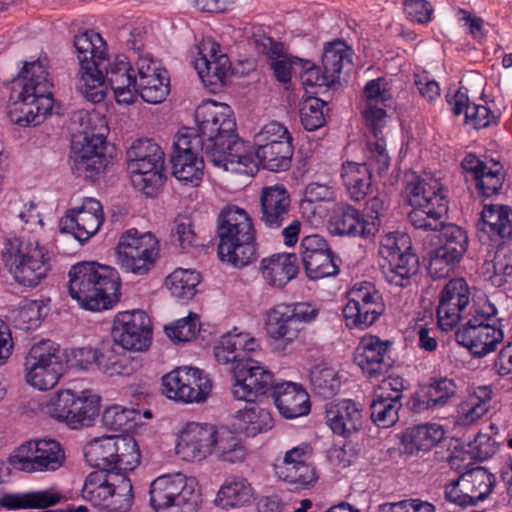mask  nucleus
<instances>
[{"label": "nucleus", "mask_w": 512, "mask_h": 512, "mask_svg": "<svg viewBox=\"0 0 512 512\" xmlns=\"http://www.w3.org/2000/svg\"><path fill=\"white\" fill-rule=\"evenodd\" d=\"M105 78L119 104H132L137 99V76L125 55H117L112 62L106 57Z\"/></svg>", "instance_id": "nucleus-30"}, {"label": "nucleus", "mask_w": 512, "mask_h": 512, "mask_svg": "<svg viewBox=\"0 0 512 512\" xmlns=\"http://www.w3.org/2000/svg\"><path fill=\"white\" fill-rule=\"evenodd\" d=\"M150 505L155 512H196L200 491L194 478L182 473L157 477L150 485Z\"/></svg>", "instance_id": "nucleus-9"}, {"label": "nucleus", "mask_w": 512, "mask_h": 512, "mask_svg": "<svg viewBox=\"0 0 512 512\" xmlns=\"http://www.w3.org/2000/svg\"><path fill=\"white\" fill-rule=\"evenodd\" d=\"M136 410L120 405H113L105 409L102 414V424L111 431H127L135 421Z\"/></svg>", "instance_id": "nucleus-61"}, {"label": "nucleus", "mask_w": 512, "mask_h": 512, "mask_svg": "<svg viewBox=\"0 0 512 512\" xmlns=\"http://www.w3.org/2000/svg\"><path fill=\"white\" fill-rule=\"evenodd\" d=\"M490 386H478L458 405L455 425L466 427L476 423L488 413L492 402Z\"/></svg>", "instance_id": "nucleus-39"}, {"label": "nucleus", "mask_w": 512, "mask_h": 512, "mask_svg": "<svg viewBox=\"0 0 512 512\" xmlns=\"http://www.w3.org/2000/svg\"><path fill=\"white\" fill-rule=\"evenodd\" d=\"M99 407L100 397L91 391L84 390L80 394H76L70 426L77 428L91 425L95 416L98 415Z\"/></svg>", "instance_id": "nucleus-53"}, {"label": "nucleus", "mask_w": 512, "mask_h": 512, "mask_svg": "<svg viewBox=\"0 0 512 512\" xmlns=\"http://www.w3.org/2000/svg\"><path fill=\"white\" fill-rule=\"evenodd\" d=\"M163 393L174 401L201 403L211 392L208 376L195 367H178L162 378Z\"/></svg>", "instance_id": "nucleus-17"}, {"label": "nucleus", "mask_w": 512, "mask_h": 512, "mask_svg": "<svg viewBox=\"0 0 512 512\" xmlns=\"http://www.w3.org/2000/svg\"><path fill=\"white\" fill-rule=\"evenodd\" d=\"M53 105L48 59L44 57L25 62L12 82L8 104L10 120L23 127L39 125L51 113Z\"/></svg>", "instance_id": "nucleus-3"}, {"label": "nucleus", "mask_w": 512, "mask_h": 512, "mask_svg": "<svg viewBox=\"0 0 512 512\" xmlns=\"http://www.w3.org/2000/svg\"><path fill=\"white\" fill-rule=\"evenodd\" d=\"M260 271L266 284L284 288L299 271L297 256L293 253H276L261 260Z\"/></svg>", "instance_id": "nucleus-36"}, {"label": "nucleus", "mask_w": 512, "mask_h": 512, "mask_svg": "<svg viewBox=\"0 0 512 512\" xmlns=\"http://www.w3.org/2000/svg\"><path fill=\"white\" fill-rule=\"evenodd\" d=\"M366 109L363 117L373 139L384 140L383 129L386 126L387 114L384 109L386 102L391 99V91L385 78L370 80L364 87Z\"/></svg>", "instance_id": "nucleus-27"}, {"label": "nucleus", "mask_w": 512, "mask_h": 512, "mask_svg": "<svg viewBox=\"0 0 512 512\" xmlns=\"http://www.w3.org/2000/svg\"><path fill=\"white\" fill-rule=\"evenodd\" d=\"M479 230L492 241L510 239L512 236V210L504 205H485L481 213Z\"/></svg>", "instance_id": "nucleus-42"}, {"label": "nucleus", "mask_w": 512, "mask_h": 512, "mask_svg": "<svg viewBox=\"0 0 512 512\" xmlns=\"http://www.w3.org/2000/svg\"><path fill=\"white\" fill-rule=\"evenodd\" d=\"M76 393L71 390L57 392L47 404V413L58 421L70 425L73 408L75 405Z\"/></svg>", "instance_id": "nucleus-63"}, {"label": "nucleus", "mask_w": 512, "mask_h": 512, "mask_svg": "<svg viewBox=\"0 0 512 512\" xmlns=\"http://www.w3.org/2000/svg\"><path fill=\"white\" fill-rule=\"evenodd\" d=\"M138 366L126 349L113 344L103 345L99 349L98 369L109 377L129 376Z\"/></svg>", "instance_id": "nucleus-43"}, {"label": "nucleus", "mask_w": 512, "mask_h": 512, "mask_svg": "<svg viewBox=\"0 0 512 512\" xmlns=\"http://www.w3.org/2000/svg\"><path fill=\"white\" fill-rule=\"evenodd\" d=\"M200 326L199 316L190 312L188 316L165 326V332L173 342H189L195 339L200 331Z\"/></svg>", "instance_id": "nucleus-62"}, {"label": "nucleus", "mask_w": 512, "mask_h": 512, "mask_svg": "<svg viewBox=\"0 0 512 512\" xmlns=\"http://www.w3.org/2000/svg\"><path fill=\"white\" fill-rule=\"evenodd\" d=\"M444 435V429L440 424L425 423L410 428L406 437L416 450L428 451L441 442Z\"/></svg>", "instance_id": "nucleus-54"}, {"label": "nucleus", "mask_w": 512, "mask_h": 512, "mask_svg": "<svg viewBox=\"0 0 512 512\" xmlns=\"http://www.w3.org/2000/svg\"><path fill=\"white\" fill-rule=\"evenodd\" d=\"M112 338L126 350L143 351L150 345L152 329L144 311L119 312L113 321Z\"/></svg>", "instance_id": "nucleus-20"}, {"label": "nucleus", "mask_w": 512, "mask_h": 512, "mask_svg": "<svg viewBox=\"0 0 512 512\" xmlns=\"http://www.w3.org/2000/svg\"><path fill=\"white\" fill-rule=\"evenodd\" d=\"M115 468L113 471L126 474L133 471L140 463V450L136 440L131 436H116Z\"/></svg>", "instance_id": "nucleus-52"}, {"label": "nucleus", "mask_w": 512, "mask_h": 512, "mask_svg": "<svg viewBox=\"0 0 512 512\" xmlns=\"http://www.w3.org/2000/svg\"><path fill=\"white\" fill-rule=\"evenodd\" d=\"M205 154L203 140L194 136V129L183 128L178 132L173 143L171 155L172 174L179 181L198 186L204 175Z\"/></svg>", "instance_id": "nucleus-14"}, {"label": "nucleus", "mask_w": 512, "mask_h": 512, "mask_svg": "<svg viewBox=\"0 0 512 512\" xmlns=\"http://www.w3.org/2000/svg\"><path fill=\"white\" fill-rule=\"evenodd\" d=\"M329 225L334 235L371 239L377 234V223L366 221L365 215L350 204H337Z\"/></svg>", "instance_id": "nucleus-29"}, {"label": "nucleus", "mask_w": 512, "mask_h": 512, "mask_svg": "<svg viewBox=\"0 0 512 512\" xmlns=\"http://www.w3.org/2000/svg\"><path fill=\"white\" fill-rule=\"evenodd\" d=\"M313 392L323 399L336 395L341 387V381L332 368L316 369L311 373Z\"/></svg>", "instance_id": "nucleus-60"}, {"label": "nucleus", "mask_w": 512, "mask_h": 512, "mask_svg": "<svg viewBox=\"0 0 512 512\" xmlns=\"http://www.w3.org/2000/svg\"><path fill=\"white\" fill-rule=\"evenodd\" d=\"M218 256L236 268L257 258L256 230L249 213L238 206L224 207L217 218Z\"/></svg>", "instance_id": "nucleus-5"}, {"label": "nucleus", "mask_w": 512, "mask_h": 512, "mask_svg": "<svg viewBox=\"0 0 512 512\" xmlns=\"http://www.w3.org/2000/svg\"><path fill=\"white\" fill-rule=\"evenodd\" d=\"M74 47L80 65L77 90L91 103H100L105 99L108 87L103 74L106 43L99 33L89 30L75 36Z\"/></svg>", "instance_id": "nucleus-7"}, {"label": "nucleus", "mask_w": 512, "mask_h": 512, "mask_svg": "<svg viewBox=\"0 0 512 512\" xmlns=\"http://www.w3.org/2000/svg\"><path fill=\"white\" fill-rule=\"evenodd\" d=\"M68 276L71 298L86 310H108L120 299V277L116 269L110 266L79 262L70 268Z\"/></svg>", "instance_id": "nucleus-4"}, {"label": "nucleus", "mask_w": 512, "mask_h": 512, "mask_svg": "<svg viewBox=\"0 0 512 512\" xmlns=\"http://www.w3.org/2000/svg\"><path fill=\"white\" fill-rule=\"evenodd\" d=\"M164 152L150 139L136 140L127 151L128 168L133 186L153 196L164 182Z\"/></svg>", "instance_id": "nucleus-11"}, {"label": "nucleus", "mask_w": 512, "mask_h": 512, "mask_svg": "<svg viewBox=\"0 0 512 512\" xmlns=\"http://www.w3.org/2000/svg\"><path fill=\"white\" fill-rule=\"evenodd\" d=\"M24 372L26 382L35 389L55 387L65 372L59 345L51 340L35 343L25 357Z\"/></svg>", "instance_id": "nucleus-13"}, {"label": "nucleus", "mask_w": 512, "mask_h": 512, "mask_svg": "<svg viewBox=\"0 0 512 512\" xmlns=\"http://www.w3.org/2000/svg\"><path fill=\"white\" fill-rule=\"evenodd\" d=\"M2 259L8 272L21 286H38L51 270L48 249L33 238L8 237L2 248Z\"/></svg>", "instance_id": "nucleus-6"}, {"label": "nucleus", "mask_w": 512, "mask_h": 512, "mask_svg": "<svg viewBox=\"0 0 512 512\" xmlns=\"http://www.w3.org/2000/svg\"><path fill=\"white\" fill-rule=\"evenodd\" d=\"M300 256L305 273L310 280L335 276L340 271L338 257L327 240L318 234L301 239Z\"/></svg>", "instance_id": "nucleus-21"}, {"label": "nucleus", "mask_w": 512, "mask_h": 512, "mask_svg": "<svg viewBox=\"0 0 512 512\" xmlns=\"http://www.w3.org/2000/svg\"><path fill=\"white\" fill-rule=\"evenodd\" d=\"M217 436V428L212 424L188 423L179 435L176 453L187 462L201 461L216 447Z\"/></svg>", "instance_id": "nucleus-22"}, {"label": "nucleus", "mask_w": 512, "mask_h": 512, "mask_svg": "<svg viewBox=\"0 0 512 512\" xmlns=\"http://www.w3.org/2000/svg\"><path fill=\"white\" fill-rule=\"evenodd\" d=\"M105 154V136L102 133L89 135L85 133L83 142L74 143L69 157V164L77 176L92 177L108 165Z\"/></svg>", "instance_id": "nucleus-24"}, {"label": "nucleus", "mask_w": 512, "mask_h": 512, "mask_svg": "<svg viewBox=\"0 0 512 512\" xmlns=\"http://www.w3.org/2000/svg\"><path fill=\"white\" fill-rule=\"evenodd\" d=\"M238 430L244 432L248 437L264 433L272 429L274 421L269 410L250 403L244 409L237 411L235 415Z\"/></svg>", "instance_id": "nucleus-46"}, {"label": "nucleus", "mask_w": 512, "mask_h": 512, "mask_svg": "<svg viewBox=\"0 0 512 512\" xmlns=\"http://www.w3.org/2000/svg\"><path fill=\"white\" fill-rule=\"evenodd\" d=\"M385 311L382 294L371 282L356 283L347 292L343 316L349 328L364 330L373 325Z\"/></svg>", "instance_id": "nucleus-15"}, {"label": "nucleus", "mask_w": 512, "mask_h": 512, "mask_svg": "<svg viewBox=\"0 0 512 512\" xmlns=\"http://www.w3.org/2000/svg\"><path fill=\"white\" fill-rule=\"evenodd\" d=\"M117 472L94 471L90 473L82 489V497L93 506L102 510L106 509V502L116 485Z\"/></svg>", "instance_id": "nucleus-47"}, {"label": "nucleus", "mask_w": 512, "mask_h": 512, "mask_svg": "<svg viewBox=\"0 0 512 512\" xmlns=\"http://www.w3.org/2000/svg\"><path fill=\"white\" fill-rule=\"evenodd\" d=\"M362 408L351 399L332 401L325 406V422L331 431L349 438L362 428Z\"/></svg>", "instance_id": "nucleus-31"}, {"label": "nucleus", "mask_w": 512, "mask_h": 512, "mask_svg": "<svg viewBox=\"0 0 512 512\" xmlns=\"http://www.w3.org/2000/svg\"><path fill=\"white\" fill-rule=\"evenodd\" d=\"M460 327H474L494 333L504 332V318L495 303L487 296L478 297L473 301L467 315L466 322Z\"/></svg>", "instance_id": "nucleus-41"}, {"label": "nucleus", "mask_w": 512, "mask_h": 512, "mask_svg": "<svg viewBox=\"0 0 512 512\" xmlns=\"http://www.w3.org/2000/svg\"><path fill=\"white\" fill-rule=\"evenodd\" d=\"M456 342L467 348L475 357H484L494 352L504 340V332L492 334L489 328L459 327L455 332Z\"/></svg>", "instance_id": "nucleus-40"}, {"label": "nucleus", "mask_w": 512, "mask_h": 512, "mask_svg": "<svg viewBox=\"0 0 512 512\" xmlns=\"http://www.w3.org/2000/svg\"><path fill=\"white\" fill-rule=\"evenodd\" d=\"M390 346V341H383L377 336L364 338L357 348L354 361L367 377L376 378L391 366Z\"/></svg>", "instance_id": "nucleus-34"}, {"label": "nucleus", "mask_w": 512, "mask_h": 512, "mask_svg": "<svg viewBox=\"0 0 512 512\" xmlns=\"http://www.w3.org/2000/svg\"><path fill=\"white\" fill-rule=\"evenodd\" d=\"M462 487L469 493L474 503L484 500L492 491L495 477L487 469L476 467L461 476Z\"/></svg>", "instance_id": "nucleus-50"}, {"label": "nucleus", "mask_w": 512, "mask_h": 512, "mask_svg": "<svg viewBox=\"0 0 512 512\" xmlns=\"http://www.w3.org/2000/svg\"><path fill=\"white\" fill-rule=\"evenodd\" d=\"M461 167L466 180L474 182L479 195L488 198L497 195L502 189L504 173L499 162H494L492 166L488 167L475 154L468 153L463 158Z\"/></svg>", "instance_id": "nucleus-28"}, {"label": "nucleus", "mask_w": 512, "mask_h": 512, "mask_svg": "<svg viewBox=\"0 0 512 512\" xmlns=\"http://www.w3.org/2000/svg\"><path fill=\"white\" fill-rule=\"evenodd\" d=\"M137 97L145 102L158 104L165 100L169 94V78L166 74L148 76L136 82Z\"/></svg>", "instance_id": "nucleus-55"}, {"label": "nucleus", "mask_w": 512, "mask_h": 512, "mask_svg": "<svg viewBox=\"0 0 512 512\" xmlns=\"http://www.w3.org/2000/svg\"><path fill=\"white\" fill-rule=\"evenodd\" d=\"M198 55L194 67L203 84L211 91L222 87L230 73L231 63L228 56L221 52L220 45L205 40L199 46Z\"/></svg>", "instance_id": "nucleus-25"}, {"label": "nucleus", "mask_w": 512, "mask_h": 512, "mask_svg": "<svg viewBox=\"0 0 512 512\" xmlns=\"http://www.w3.org/2000/svg\"><path fill=\"white\" fill-rule=\"evenodd\" d=\"M402 402L374 397L371 405V420L379 428L392 427L399 419Z\"/></svg>", "instance_id": "nucleus-58"}, {"label": "nucleus", "mask_w": 512, "mask_h": 512, "mask_svg": "<svg viewBox=\"0 0 512 512\" xmlns=\"http://www.w3.org/2000/svg\"><path fill=\"white\" fill-rule=\"evenodd\" d=\"M291 200L283 185L267 186L260 197L261 223L268 229H279L290 218Z\"/></svg>", "instance_id": "nucleus-32"}, {"label": "nucleus", "mask_w": 512, "mask_h": 512, "mask_svg": "<svg viewBox=\"0 0 512 512\" xmlns=\"http://www.w3.org/2000/svg\"><path fill=\"white\" fill-rule=\"evenodd\" d=\"M116 436H101L92 439L84 447V457L98 471L112 472L115 468L114 454Z\"/></svg>", "instance_id": "nucleus-48"}, {"label": "nucleus", "mask_w": 512, "mask_h": 512, "mask_svg": "<svg viewBox=\"0 0 512 512\" xmlns=\"http://www.w3.org/2000/svg\"><path fill=\"white\" fill-rule=\"evenodd\" d=\"M260 349L259 340L248 332L240 331L234 327L223 334L214 347V356L218 363L246 362V356Z\"/></svg>", "instance_id": "nucleus-33"}, {"label": "nucleus", "mask_w": 512, "mask_h": 512, "mask_svg": "<svg viewBox=\"0 0 512 512\" xmlns=\"http://www.w3.org/2000/svg\"><path fill=\"white\" fill-rule=\"evenodd\" d=\"M313 447L303 442L285 452L281 461L274 465L275 474L295 490L309 489L315 485L318 476L309 462Z\"/></svg>", "instance_id": "nucleus-18"}, {"label": "nucleus", "mask_w": 512, "mask_h": 512, "mask_svg": "<svg viewBox=\"0 0 512 512\" xmlns=\"http://www.w3.org/2000/svg\"><path fill=\"white\" fill-rule=\"evenodd\" d=\"M132 484L123 473H117L116 485H113L106 502L107 512H128L133 504Z\"/></svg>", "instance_id": "nucleus-56"}, {"label": "nucleus", "mask_w": 512, "mask_h": 512, "mask_svg": "<svg viewBox=\"0 0 512 512\" xmlns=\"http://www.w3.org/2000/svg\"><path fill=\"white\" fill-rule=\"evenodd\" d=\"M405 192L408 204L412 207L408 213L409 222L422 230L440 233V247L445 250H457L464 255L468 247L465 230L455 224H444L448 213L446 190L440 180L430 174L412 175L406 183Z\"/></svg>", "instance_id": "nucleus-2"}, {"label": "nucleus", "mask_w": 512, "mask_h": 512, "mask_svg": "<svg viewBox=\"0 0 512 512\" xmlns=\"http://www.w3.org/2000/svg\"><path fill=\"white\" fill-rule=\"evenodd\" d=\"M458 390V386L453 379L439 377L431 379L427 388L426 405L429 409L441 408L448 404Z\"/></svg>", "instance_id": "nucleus-57"}, {"label": "nucleus", "mask_w": 512, "mask_h": 512, "mask_svg": "<svg viewBox=\"0 0 512 512\" xmlns=\"http://www.w3.org/2000/svg\"><path fill=\"white\" fill-rule=\"evenodd\" d=\"M200 283V274L192 269H175L165 281V284L171 295L177 299L191 300Z\"/></svg>", "instance_id": "nucleus-51"}, {"label": "nucleus", "mask_w": 512, "mask_h": 512, "mask_svg": "<svg viewBox=\"0 0 512 512\" xmlns=\"http://www.w3.org/2000/svg\"><path fill=\"white\" fill-rule=\"evenodd\" d=\"M384 279L397 287H408L417 276L419 258L412 252L409 238L404 234L388 233L379 244Z\"/></svg>", "instance_id": "nucleus-10"}, {"label": "nucleus", "mask_w": 512, "mask_h": 512, "mask_svg": "<svg viewBox=\"0 0 512 512\" xmlns=\"http://www.w3.org/2000/svg\"><path fill=\"white\" fill-rule=\"evenodd\" d=\"M470 288L463 278L451 279L443 287L437 308L438 325L443 331L452 330L461 320L470 303Z\"/></svg>", "instance_id": "nucleus-26"}, {"label": "nucleus", "mask_w": 512, "mask_h": 512, "mask_svg": "<svg viewBox=\"0 0 512 512\" xmlns=\"http://www.w3.org/2000/svg\"><path fill=\"white\" fill-rule=\"evenodd\" d=\"M253 497L251 484L241 476H231L221 485L215 502L223 509L239 508L248 504Z\"/></svg>", "instance_id": "nucleus-45"}, {"label": "nucleus", "mask_w": 512, "mask_h": 512, "mask_svg": "<svg viewBox=\"0 0 512 512\" xmlns=\"http://www.w3.org/2000/svg\"><path fill=\"white\" fill-rule=\"evenodd\" d=\"M326 103L319 98L310 97L305 100L300 109V118L303 127L307 131H315L321 128L326 117L323 111Z\"/></svg>", "instance_id": "nucleus-64"}, {"label": "nucleus", "mask_w": 512, "mask_h": 512, "mask_svg": "<svg viewBox=\"0 0 512 512\" xmlns=\"http://www.w3.org/2000/svg\"><path fill=\"white\" fill-rule=\"evenodd\" d=\"M63 495L56 488L28 492L4 493L0 507L6 510L44 509L61 502Z\"/></svg>", "instance_id": "nucleus-38"}, {"label": "nucleus", "mask_w": 512, "mask_h": 512, "mask_svg": "<svg viewBox=\"0 0 512 512\" xmlns=\"http://www.w3.org/2000/svg\"><path fill=\"white\" fill-rule=\"evenodd\" d=\"M352 62V50L342 40H335L324 46L322 54V69L328 73L331 80L338 81L342 69Z\"/></svg>", "instance_id": "nucleus-49"}, {"label": "nucleus", "mask_w": 512, "mask_h": 512, "mask_svg": "<svg viewBox=\"0 0 512 512\" xmlns=\"http://www.w3.org/2000/svg\"><path fill=\"white\" fill-rule=\"evenodd\" d=\"M273 386V374L254 359L239 362L233 368L231 394L236 400L253 403Z\"/></svg>", "instance_id": "nucleus-19"}, {"label": "nucleus", "mask_w": 512, "mask_h": 512, "mask_svg": "<svg viewBox=\"0 0 512 512\" xmlns=\"http://www.w3.org/2000/svg\"><path fill=\"white\" fill-rule=\"evenodd\" d=\"M117 263L127 273L147 274L159 256V240L152 232H140L136 228L124 231L115 248Z\"/></svg>", "instance_id": "nucleus-12"}, {"label": "nucleus", "mask_w": 512, "mask_h": 512, "mask_svg": "<svg viewBox=\"0 0 512 512\" xmlns=\"http://www.w3.org/2000/svg\"><path fill=\"white\" fill-rule=\"evenodd\" d=\"M104 222L101 203L94 198H86L82 205L67 210L60 219V231L72 234L75 239L83 242L95 235Z\"/></svg>", "instance_id": "nucleus-23"}, {"label": "nucleus", "mask_w": 512, "mask_h": 512, "mask_svg": "<svg viewBox=\"0 0 512 512\" xmlns=\"http://www.w3.org/2000/svg\"><path fill=\"white\" fill-rule=\"evenodd\" d=\"M365 161L362 163L346 161L341 167V180L349 198L355 202L365 199L372 183V172L379 176L387 172L390 156L386 150L385 140L369 138L364 150Z\"/></svg>", "instance_id": "nucleus-8"}, {"label": "nucleus", "mask_w": 512, "mask_h": 512, "mask_svg": "<svg viewBox=\"0 0 512 512\" xmlns=\"http://www.w3.org/2000/svg\"><path fill=\"white\" fill-rule=\"evenodd\" d=\"M252 157H256L263 168L273 172L285 171L291 166L293 145L290 141H280L278 145L255 147L254 152L248 146ZM255 167L254 161L250 164L247 173H252Z\"/></svg>", "instance_id": "nucleus-44"}, {"label": "nucleus", "mask_w": 512, "mask_h": 512, "mask_svg": "<svg viewBox=\"0 0 512 512\" xmlns=\"http://www.w3.org/2000/svg\"><path fill=\"white\" fill-rule=\"evenodd\" d=\"M9 461L15 469L28 473L55 471L64 464L65 453L58 441L39 439L22 444Z\"/></svg>", "instance_id": "nucleus-16"}, {"label": "nucleus", "mask_w": 512, "mask_h": 512, "mask_svg": "<svg viewBox=\"0 0 512 512\" xmlns=\"http://www.w3.org/2000/svg\"><path fill=\"white\" fill-rule=\"evenodd\" d=\"M462 257L457 254V250H445L439 246L430 254L429 273L434 278H445L450 275Z\"/></svg>", "instance_id": "nucleus-59"}, {"label": "nucleus", "mask_w": 512, "mask_h": 512, "mask_svg": "<svg viewBox=\"0 0 512 512\" xmlns=\"http://www.w3.org/2000/svg\"><path fill=\"white\" fill-rule=\"evenodd\" d=\"M272 398L279 413L287 419L307 415L310 411L308 394L293 382L275 384L272 387Z\"/></svg>", "instance_id": "nucleus-35"}, {"label": "nucleus", "mask_w": 512, "mask_h": 512, "mask_svg": "<svg viewBox=\"0 0 512 512\" xmlns=\"http://www.w3.org/2000/svg\"><path fill=\"white\" fill-rule=\"evenodd\" d=\"M194 117L197 124L194 136L203 140L207 160L226 171L246 173L253 157L248 144L236 134L230 107L212 100L204 101L196 108Z\"/></svg>", "instance_id": "nucleus-1"}, {"label": "nucleus", "mask_w": 512, "mask_h": 512, "mask_svg": "<svg viewBox=\"0 0 512 512\" xmlns=\"http://www.w3.org/2000/svg\"><path fill=\"white\" fill-rule=\"evenodd\" d=\"M290 314L288 304L280 303L267 311L265 330L268 337L279 344L293 343L301 331Z\"/></svg>", "instance_id": "nucleus-37"}]
</instances>
